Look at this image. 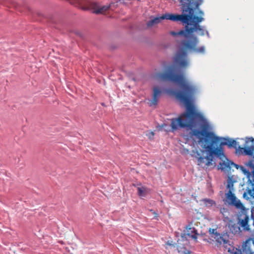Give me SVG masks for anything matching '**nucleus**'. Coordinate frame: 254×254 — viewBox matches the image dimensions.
I'll use <instances>...</instances> for the list:
<instances>
[{"label":"nucleus","instance_id":"f257e3e1","mask_svg":"<svg viewBox=\"0 0 254 254\" xmlns=\"http://www.w3.org/2000/svg\"><path fill=\"white\" fill-rule=\"evenodd\" d=\"M176 66L169 64L165 67L164 72L156 73V78L164 81H170L177 84L182 91L168 90L167 92L174 95L176 98L186 107V111L177 118L171 120L173 131L179 128H188L190 130L191 137L198 139L202 150L194 152L196 154L198 165L202 167L212 165L215 157L222 159L225 157L223 146L237 148V142L234 139L221 138L212 131V127L203 115L196 111L192 104L193 96L195 92V86L189 82L183 74L176 73Z\"/></svg>","mask_w":254,"mask_h":254},{"label":"nucleus","instance_id":"f03ea898","mask_svg":"<svg viewBox=\"0 0 254 254\" xmlns=\"http://www.w3.org/2000/svg\"><path fill=\"white\" fill-rule=\"evenodd\" d=\"M180 1L182 4L183 14L165 13L161 16L150 19L147 22V25L149 27H152L163 19L181 21L183 24H186L185 29L178 32L171 31L170 34L173 36H180L185 39L180 42L183 48L177 53L174 62L181 67H186L188 64L187 59V50L198 54H204L205 52L204 46L196 47L199 40L195 36L192 35L193 33L199 32L200 35L203 36L206 34L208 36L209 33L199 25L200 22L204 20L202 17L204 13L201 10L199 9V6L202 4V0H196L195 3L187 2L186 0H180Z\"/></svg>","mask_w":254,"mask_h":254},{"label":"nucleus","instance_id":"7ed1b4c3","mask_svg":"<svg viewBox=\"0 0 254 254\" xmlns=\"http://www.w3.org/2000/svg\"><path fill=\"white\" fill-rule=\"evenodd\" d=\"M70 2L83 10H93L96 14L104 13L110 8L109 5L100 6L97 1L89 0H70Z\"/></svg>","mask_w":254,"mask_h":254},{"label":"nucleus","instance_id":"20e7f679","mask_svg":"<svg viewBox=\"0 0 254 254\" xmlns=\"http://www.w3.org/2000/svg\"><path fill=\"white\" fill-rule=\"evenodd\" d=\"M241 211L238 217V224L244 230L249 231L250 230L249 222L250 220L249 213V209H247L244 206V208H239Z\"/></svg>","mask_w":254,"mask_h":254},{"label":"nucleus","instance_id":"39448f33","mask_svg":"<svg viewBox=\"0 0 254 254\" xmlns=\"http://www.w3.org/2000/svg\"><path fill=\"white\" fill-rule=\"evenodd\" d=\"M253 244L254 245V240H253ZM251 247V239L249 238L243 243L241 249L234 248L231 253L232 254H254Z\"/></svg>","mask_w":254,"mask_h":254},{"label":"nucleus","instance_id":"423d86ee","mask_svg":"<svg viewBox=\"0 0 254 254\" xmlns=\"http://www.w3.org/2000/svg\"><path fill=\"white\" fill-rule=\"evenodd\" d=\"M241 151H243L245 155L253 156L254 158V138L252 137L247 138L246 145L244 147H239Z\"/></svg>","mask_w":254,"mask_h":254},{"label":"nucleus","instance_id":"0eeeda50","mask_svg":"<svg viewBox=\"0 0 254 254\" xmlns=\"http://www.w3.org/2000/svg\"><path fill=\"white\" fill-rule=\"evenodd\" d=\"M231 190H228L225 193L226 201L229 204L233 206H235L237 208H244V205L241 203L240 200H237L236 197L233 192Z\"/></svg>","mask_w":254,"mask_h":254},{"label":"nucleus","instance_id":"6e6552de","mask_svg":"<svg viewBox=\"0 0 254 254\" xmlns=\"http://www.w3.org/2000/svg\"><path fill=\"white\" fill-rule=\"evenodd\" d=\"M185 231L186 235L188 236L193 239L195 242H197V239L199 234L197 232V230L194 227L193 224L192 222H190L188 225L186 226Z\"/></svg>","mask_w":254,"mask_h":254},{"label":"nucleus","instance_id":"1a4fd4ad","mask_svg":"<svg viewBox=\"0 0 254 254\" xmlns=\"http://www.w3.org/2000/svg\"><path fill=\"white\" fill-rule=\"evenodd\" d=\"M162 93V90L158 87H154L153 89L152 99L150 100L149 106H156L158 104V98Z\"/></svg>","mask_w":254,"mask_h":254},{"label":"nucleus","instance_id":"9d476101","mask_svg":"<svg viewBox=\"0 0 254 254\" xmlns=\"http://www.w3.org/2000/svg\"><path fill=\"white\" fill-rule=\"evenodd\" d=\"M232 166H235L237 168H238V165L235 164L234 162L230 161L228 159L226 158V160L222 161L219 164V169L223 171H229Z\"/></svg>","mask_w":254,"mask_h":254},{"label":"nucleus","instance_id":"9b49d317","mask_svg":"<svg viewBox=\"0 0 254 254\" xmlns=\"http://www.w3.org/2000/svg\"><path fill=\"white\" fill-rule=\"evenodd\" d=\"M213 239L217 244L219 245L226 244L229 242L228 236L226 234L218 233Z\"/></svg>","mask_w":254,"mask_h":254},{"label":"nucleus","instance_id":"f8f14e48","mask_svg":"<svg viewBox=\"0 0 254 254\" xmlns=\"http://www.w3.org/2000/svg\"><path fill=\"white\" fill-rule=\"evenodd\" d=\"M244 173L247 176L248 178V182L251 184L253 187V190H249V193L253 196L254 197V179H250V176H251V173L247 169H244L243 170Z\"/></svg>","mask_w":254,"mask_h":254},{"label":"nucleus","instance_id":"ddd939ff","mask_svg":"<svg viewBox=\"0 0 254 254\" xmlns=\"http://www.w3.org/2000/svg\"><path fill=\"white\" fill-rule=\"evenodd\" d=\"M236 181L233 178V176L229 177L227 181L226 188L228 190H231V191H234V184Z\"/></svg>","mask_w":254,"mask_h":254},{"label":"nucleus","instance_id":"4468645a","mask_svg":"<svg viewBox=\"0 0 254 254\" xmlns=\"http://www.w3.org/2000/svg\"><path fill=\"white\" fill-rule=\"evenodd\" d=\"M220 213L223 216L224 220H227L229 219V212L228 209L225 208H221L220 209Z\"/></svg>","mask_w":254,"mask_h":254},{"label":"nucleus","instance_id":"2eb2a0df","mask_svg":"<svg viewBox=\"0 0 254 254\" xmlns=\"http://www.w3.org/2000/svg\"><path fill=\"white\" fill-rule=\"evenodd\" d=\"M202 201L204 203V204L208 207L212 206L213 205H215V202L211 199L210 198H204L202 200Z\"/></svg>","mask_w":254,"mask_h":254},{"label":"nucleus","instance_id":"dca6fc26","mask_svg":"<svg viewBox=\"0 0 254 254\" xmlns=\"http://www.w3.org/2000/svg\"><path fill=\"white\" fill-rule=\"evenodd\" d=\"M248 166L252 170L250 179H254V160H250L248 164Z\"/></svg>","mask_w":254,"mask_h":254},{"label":"nucleus","instance_id":"f3484780","mask_svg":"<svg viewBox=\"0 0 254 254\" xmlns=\"http://www.w3.org/2000/svg\"><path fill=\"white\" fill-rule=\"evenodd\" d=\"M146 188L145 187H141V188H137V191H138V194L140 196H144L146 195L145 191H146Z\"/></svg>","mask_w":254,"mask_h":254},{"label":"nucleus","instance_id":"a211bd4d","mask_svg":"<svg viewBox=\"0 0 254 254\" xmlns=\"http://www.w3.org/2000/svg\"><path fill=\"white\" fill-rule=\"evenodd\" d=\"M209 232L211 235V238H213L216 235V234L218 233H217L216 229H210L209 230Z\"/></svg>","mask_w":254,"mask_h":254},{"label":"nucleus","instance_id":"6ab92c4d","mask_svg":"<svg viewBox=\"0 0 254 254\" xmlns=\"http://www.w3.org/2000/svg\"><path fill=\"white\" fill-rule=\"evenodd\" d=\"M154 132L153 131H151L149 133L148 137L149 138H151V137H153L154 136Z\"/></svg>","mask_w":254,"mask_h":254},{"label":"nucleus","instance_id":"aec40b11","mask_svg":"<svg viewBox=\"0 0 254 254\" xmlns=\"http://www.w3.org/2000/svg\"><path fill=\"white\" fill-rule=\"evenodd\" d=\"M184 254H190V252L188 251L187 252H185Z\"/></svg>","mask_w":254,"mask_h":254}]
</instances>
